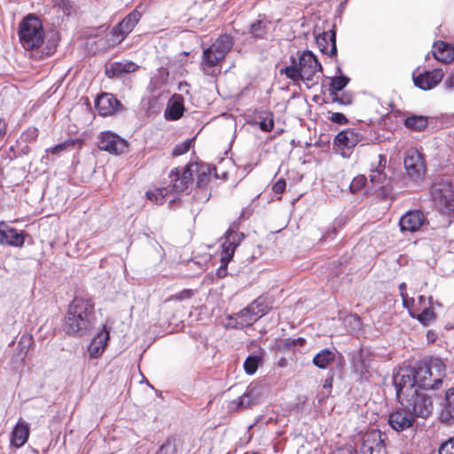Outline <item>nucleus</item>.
Here are the masks:
<instances>
[{
	"label": "nucleus",
	"instance_id": "1",
	"mask_svg": "<svg viewBox=\"0 0 454 454\" xmlns=\"http://www.w3.org/2000/svg\"><path fill=\"white\" fill-rule=\"evenodd\" d=\"M93 304L90 300L75 297L69 304L63 325L69 335H83L91 326Z\"/></svg>",
	"mask_w": 454,
	"mask_h": 454
},
{
	"label": "nucleus",
	"instance_id": "2",
	"mask_svg": "<svg viewBox=\"0 0 454 454\" xmlns=\"http://www.w3.org/2000/svg\"><path fill=\"white\" fill-rule=\"evenodd\" d=\"M322 72V66L316 56L309 51H303L298 58V61L292 59V64L280 73L285 74L286 77L294 83L300 81L317 82L318 73Z\"/></svg>",
	"mask_w": 454,
	"mask_h": 454
},
{
	"label": "nucleus",
	"instance_id": "3",
	"mask_svg": "<svg viewBox=\"0 0 454 454\" xmlns=\"http://www.w3.org/2000/svg\"><path fill=\"white\" fill-rule=\"evenodd\" d=\"M233 46V39L228 35H220L210 47L203 51L200 64L207 75L215 76L221 72V63Z\"/></svg>",
	"mask_w": 454,
	"mask_h": 454
},
{
	"label": "nucleus",
	"instance_id": "4",
	"mask_svg": "<svg viewBox=\"0 0 454 454\" xmlns=\"http://www.w3.org/2000/svg\"><path fill=\"white\" fill-rule=\"evenodd\" d=\"M413 369L416 387L424 389L438 388L445 373V365L439 358L431 359L428 363L421 364Z\"/></svg>",
	"mask_w": 454,
	"mask_h": 454
},
{
	"label": "nucleus",
	"instance_id": "5",
	"mask_svg": "<svg viewBox=\"0 0 454 454\" xmlns=\"http://www.w3.org/2000/svg\"><path fill=\"white\" fill-rule=\"evenodd\" d=\"M19 36L25 49L39 48L44 39V31L41 21L32 15L23 19L20 23Z\"/></svg>",
	"mask_w": 454,
	"mask_h": 454
},
{
	"label": "nucleus",
	"instance_id": "6",
	"mask_svg": "<svg viewBox=\"0 0 454 454\" xmlns=\"http://www.w3.org/2000/svg\"><path fill=\"white\" fill-rule=\"evenodd\" d=\"M404 409L408 410L413 417H428L433 410L431 400L424 393L415 390L410 396H404L399 401Z\"/></svg>",
	"mask_w": 454,
	"mask_h": 454
},
{
	"label": "nucleus",
	"instance_id": "7",
	"mask_svg": "<svg viewBox=\"0 0 454 454\" xmlns=\"http://www.w3.org/2000/svg\"><path fill=\"white\" fill-rule=\"evenodd\" d=\"M269 307L265 301L258 298L250 303L247 308L235 314L236 327L243 328L256 322L262 316L267 314Z\"/></svg>",
	"mask_w": 454,
	"mask_h": 454
},
{
	"label": "nucleus",
	"instance_id": "8",
	"mask_svg": "<svg viewBox=\"0 0 454 454\" xmlns=\"http://www.w3.org/2000/svg\"><path fill=\"white\" fill-rule=\"evenodd\" d=\"M197 164H188L183 168H175L169 173L168 185L170 192L181 193L185 192L192 184L194 171H196Z\"/></svg>",
	"mask_w": 454,
	"mask_h": 454
},
{
	"label": "nucleus",
	"instance_id": "9",
	"mask_svg": "<svg viewBox=\"0 0 454 454\" xmlns=\"http://www.w3.org/2000/svg\"><path fill=\"white\" fill-rule=\"evenodd\" d=\"M415 370L413 367L406 366L400 368L394 376L393 381L396 390L398 400H403L404 396H410L417 390L416 381L414 380Z\"/></svg>",
	"mask_w": 454,
	"mask_h": 454
},
{
	"label": "nucleus",
	"instance_id": "10",
	"mask_svg": "<svg viewBox=\"0 0 454 454\" xmlns=\"http://www.w3.org/2000/svg\"><path fill=\"white\" fill-rule=\"evenodd\" d=\"M141 18L137 11H133L128 14L116 27L112 30V42L114 44L121 43L125 37L134 29Z\"/></svg>",
	"mask_w": 454,
	"mask_h": 454
},
{
	"label": "nucleus",
	"instance_id": "11",
	"mask_svg": "<svg viewBox=\"0 0 454 454\" xmlns=\"http://www.w3.org/2000/svg\"><path fill=\"white\" fill-rule=\"evenodd\" d=\"M98 148L110 153L120 154L127 148V142L111 131H104L98 136Z\"/></svg>",
	"mask_w": 454,
	"mask_h": 454
},
{
	"label": "nucleus",
	"instance_id": "12",
	"mask_svg": "<svg viewBox=\"0 0 454 454\" xmlns=\"http://www.w3.org/2000/svg\"><path fill=\"white\" fill-rule=\"evenodd\" d=\"M444 72L441 68H435L432 71H427L416 75L413 74V82L415 86L423 90H429L436 87L442 80Z\"/></svg>",
	"mask_w": 454,
	"mask_h": 454
},
{
	"label": "nucleus",
	"instance_id": "13",
	"mask_svg": "<svg viewBox=\"0 0 454 454\" xmlns=\"http://www.w3.org/2000/svg\"><path fill=\"white\" fill-rule=\"evenodd\" d=\"M403 163L407 174L414 180L420 179L424 176L426 167L423 158L418 151L408 152Z\"/></svg>",
	"mask_w": 454,
	"mask_h": 454
},
{
	"label": "nucleus",
	"instance_id": "14",
	"mask_svg": "<svg viewBox=\"0 0 454 454\" xmlns=\"http://www.w3.org/2000/svg\"><path fill=\"white\" fill-rule=\"evenodd\" d=\"M427 223V218L423 212L420 210H410L400 218L399 225L402 231L415 232L419 231Z\"/></svg>",
	"mask_w": 454,
	"mask_h": 454
},
{
	"label": "nucleus",
	"instance_id": "15",
	"mask_svg": "<svg viewBox=\"0 0 454 454\" xmlns=\"http://www.w3.org/2000/svg\"><path fill=\"white\" fill-rule=\"evenodd\" d=\"M384 441L380 430H371L362 436L360 451L364 454L380 453L384 449Z\"/></svg>",
	"mask_w": 454,
	"mask_h": 454
},
{
	"label": "nucleus",
	"instance_id": "16",
	"mask_svg": "<svg viewBox=\"0 0 454 454\" xmlns=\"http://www.w3.org/2000/svg\"><path fill=\"white\" fill-rule=\"evenodd\" d=\"M244 239L242 232L234 231L229 229L225 233V240L222 244V261H231L238 246Z\"/></svg>",
	"mask_w": 454,
	"mask_h": 454
},
{
	"label": "nucleus",
	"instance_id": "17",
	"mask_svg": "<svg viewBox=\"0 0 454 454\" xmlns=\"http://www.w3.org/2000/svg\"><path fill=\"white\" fill-rule=\"evenodd\" d=\"M262 400L260 388L254 386H249L247 392L239 397L237 400L232 401L230 408L232 410L250 408Z\"/></svg>",
	"mask_w": 454,
	"mask_h": 454
},
{
	"label": "nucleus",
	"instance_id": "18",
	"mask_svg": "<svg viewBox=\"0 0 454 454\" xmlns=\"http://www.w3.org/2000/svg\"><path fill=\"white\" fill-rule=\"evenodd\" d=\"M414 419L408 410H397L389 415L388 423L395 431H403L412 426Z\"/></svg>",
	"mask_w": 454,
	"mask_h": 454
},
{
	"label": "nucleus",
	"instance_id": "19",
	"mask_svg": "<svg viewBox=\"0 0 454 454\" xmlns=\"http://www.w3.org/2000/svg\"><path fill=\"white\" fill-rule=\"evenodd\" d=\"M197 175V188L198 192H201V195L199 196V200L201 201H207L210 197V192L207 188L211 179V168L207 166H199L197 164L196 171L194 175Z\"/></svg>",
	"mask_w": 454,
	"mask_h": 454
},
{
	"label": "nucleus",
	"instance_id": "20",
	"mask_svg": "<svg viewBox=\"0 0 454 454\" xmlns=\"http://www.w3.org/2000/svg\"><path fill=\"white\" fill-rule=\"evenodd\" d=\"M353 371L361 378L367 379L370 376L371 354L367 350L361 349L353 358Z\"/></svg>",
	"mask_w": 454,
	"mask_h": 454
},
{
	"label": "nucleus",
	"instance_id": "21",
	"mask_svg": "<svg viewBox=\"0 0 454 454\" xmlns=\"http://www.w3.org/2000/svg\"><path fill=\"white\" fill-rule=\"evenodd\" d=\"M120 106L118 99L109 93H103L96 99V108L103 116L113 114Z\"/></svg>",
	"mask_w": 454,
	"mask_h": 454
},
{
	"label": "nucleus",
	"instance_id": "22",
	"mask_svg": "<svg viewBox=\"0 0 454 454\" xmlns=\"http://www.w3.org/2000/svg\"><path fill=\"white\" fill-rule=\"evenodd\" d=\"M108 340L109 332L104 327V329L92 339L88 347L90 358L97 359L100 357L105 352Z\"/></svg>",
	"mask_w": 454,
	"mask_h": 454
},
{
	"label": "nucleus",
	"instance_id": "23",
	"mask_svg": "<svg viewBox=\"0 0 454 454\" xmlns=\"http://www.w3.org/2000/svg\"><path fill=\"white\" fill-rule=\"evenodd\" d=\"M316 42L320 51L328 55L334 56L337 53L336 35L334 30L323 32L316 37Z\"/></svg>",
	"mask_w": 454,
	"mask_h": 454
},
{
	"label": "nucleus",
	"instance_id": "24",
	"mask_svg": "<svg viewBox=\"0 0 454 454\" xmlns=\"http://www.w3.org/2000/svg\"><path fill=\"white\" fill-rule=\"evenodd\" d=\"M30 434L28 423L20 419L11 433V445L15 448L22 447L28 440Z\"/></svg>",
	"mask_w": 454,
	"mask_h": 454
},
{
	"label": "nucleus",
	"instance_id": "25",
	"mask_svg": "<svg viewBox=\"0 0 454 454\" xmlns=\"http://www.w3.org/2000/svg\"><path fill=\"white\" fill-rule=\"evenodd\" d=\"M24 241V236L21 232L4 223L0 224V243L13 247H21Z\"/></svg>",
	"mask_w": 454,
	"mask_h": 454
},
{
	"label": "nucleus",
	"instance_id": "26",
	"mask_svg": "<svg viewBox=\"0 0 454 454\" xmlns=\"http://www.w3.org/2000/svg\"><path fill=\"white\" fill-rule=\"evenodd\" d=\"M361 140V136L355 129H348L340 131L334 139V144L340 149L353 148Z\"/></svg>",
	"mask_w": 454,
	"mask_h": 454
},
{
	"label": "nucleus",
	"instance_id": "27",
	"mask_svg": "<svg viewBox=\"0 0 454 454\" xmlns=\"http://www.w3.org/2000/svg\"><path fill=\"white\" fill-rule=\"evenodd\" d=\"M437 207L441 211L449 214L454 211V192L450 185L444 184L440 190V196L435 197Z\"/></svg>",
	"mask_w": 454,
	"mask_h": 454
},
{
	"label": "nucleus",
	"instance_id": "28",
	"mask_svg": "<svg viewBox=\"0 0 454 454\" xmlns=\"http://www.w3.org/2000/svg\"><path fill=\"white\" fill-rule=\"evenodd\" d=\"M435 59L442 63H450L454 59V48L442 41L437 42L433 47Z\"/></svg>",
	"mask_w": 454,
	"mask_h": 454
},
{
	"label": "nucleus",
	"instance_id": "29",
	"mask_svg": "<svg viewBox=\"0 0 454 454\" xmlns=\"http://www.w3.org/2000/svg\"><path fill=\"white\" fill-rule=\"evenodd\" d=\"M33 338L31 335L23 334L20 336L18 345L16 348L15 356L17 359H20L22 362L25 361V358L33 345Z\"/></svg>",
	"mask_w": 454,
	"mask_h": 454
},
{
	"label": "nucleus",
	"instance_id": "30",
	"mask_svg": "<svg viewBox=\"0 0 454 454\" xmlns=\"http://www.w3.org/2000/svg\"><path fill=\"white\" fill-rule=\"evenodd\" d=\"M411 316L417 318L424 325H428L435 318L434 310L427 307L411 310Z\"/></svg>",
	"mask_w": 454,
	"mask_h": 454
},
{
	"label": "nucleus",
	"instance_id": "31",
	"mask_svg": "<svg viewBox=\"0 0 454 454\" xmlns=\"http://www.w3.org/2000/svg\"><path fill=\"white\" fill-rule=\"evenodd\" d=\"M334 359V353L328 348H325L314 356L313 364L320 369H325Z\"/></svg>",
	"mask_w": 454,
	"mask_h": 454
},
{
	"label": "nucleus",
	"instance_id": "32",
	"mask_svg": "<svg viewBox=\"0 0 454 454\" xmlns=\"http://www.w3.org/2000/svg\"><path fill=\"white\" fill-rule=\"evenodd\" d=\"M441 418L444 421H449L454 418V387L450 388L446 392L445 405Z\"/></svg>",
	"mask_w": 454,
	"mask_h": 454
},
{
	"label": "nucleus",
	"instance_id": "33",
	"mask_svg": "<svg viewBox=\"0 0 454 454\" xmlns=\"http://www.w3.org/2000/svg\"><path fill=\"white\" fill-rule=\"evenodd\" d=\"M427 118L423 115H411L404 121L405 126L415 131H421L427 126Z\"/></svg>",
	"mask_w": 454,
	"mask_h": 454
},
{
	"label": "nucleus",
	"instance_id": "34",
	"mask_svg": "<svg viewBox=\"0 0 454 454\" xmlns=\"http://www.w3.org/2000/svg\"><path fill=\"white\" fill-rule=\"evenodd\" d=\"M270 23L259 20L256 22H254L250 26V34L257 39H262L265 36L268 32Z\"/></svg>",
	"mask_w": 454,
	"mask_h": 454
},
{
	"label": "nucleus",
	"instance_id": "35",
	"mask_svg": "<svg viewBox=\"0 0 454 454\" xmlns=\"http://www.w3.org/2000/svg\"><path fill=\"white\" fill-rule=\"evenodd\" d=\"M349 82V78L344 75L336 76L332 79L329 87L330 96H333L339 94L340 90H342Z\"/></svg>",
	"mask_w": 454,
	"mask_h": 454
},
{
	"label": "nucleus",
	"instance_id": "36",
	"mask_svg": "<svg viewBox=\"0 0 454 454\" xmlns=\"http://www.w3.org/2000/svg\"><path fill=\"white\" fill-rule=\"evenodd\" d=\"M184 112V106L181 101L177 99H172L169 101L168 106L167 114L171 120L179 119Z\"/></svg>",
	"mask_w": 454,
	"mask_h": 454
},
{
	"label": "nucleus",
	"instance_id": "37",
	"mask_svg": "<svg viewBox=\"0 0 454 454\" xmlns=\"http://www.w3.org/2000/svg\"><path fill=\"white\" fill-rule=\"evenodd\" d=\"M170 192L169 187L158 188L146 192L148 200L153 201L156 204H162L168 193Z\"/></svg>",
	"mask_w": 454,
	"mask_h": 454
},
{
	"label": "nucleus",
	"instance_id": "38",
	"mask_svg": "<svg viewBox=\"0 0 454 454\" xmlns=\"http://www.w3.org/2000/svg\"><path fill=\"white\" fill-rule=\"evenodd\" d=\"M262 362V356H250L244 363V369L247 374H254Z\"/></svg>",
	"mask_w": 454,
	"mask_h": 454
},
{
	"label": "nucleus",
	"instance_id": "39",
	"mask_svg": "<svg viewBox=\"0 0 454 454\" xmlns=\"http://www.w3.org/2000/svg\"><path fill=\"white\" fill-rule=\"evenodd\" d=\"M122 74L125 72L121 62H114L106 67V74L109 78L118 77Z\"/></svg>",
	"mask_w": 454,
	"mask_h": 454
},
{
	"label": "nucleus",
	"instance_id": "40",
	"mask_svg": "<svg viewBox=\"0 0 454 454\" xmlns=\"http://www.w3.org/2000/svg\"><path fill=\"white\" fill-rule=\"evenodd\" d=\"M194 295V291L192 289H184L181 292L172 294L166 301H182L184 300L191 299Z\"/></svg>",
	"mask_w": 454,
	"mask_h": 454
},
{
	"label": "nucleus",
	"instance_id": "41",
	"mask_svg": "<svg viewBox=\"0 0 454 454\" xmlns=\"http://www.w3.org/2000/svg\"><path fill=\"white\" fill-rule=\"evenodd\" d=\"M370 180L373 184L383 187L386 176L382 173L381 169L376 168L372 171L370 175Z\"/></svg>",
	"mask_w": 454,
	"mask_h": 454
},
{
	"label": "nucleus",
	"instance_id": "42",
	"mask_svg": "<svg viewBox=\"0 0 454 454\" xmlns=\"http://www.w3.org/2000/svg\"><path fill=\"white\" fill-rule=\"evenodd\" d=\"M265 115L263 118L260 117L259 126L263 131H270L274 126L273 116L271 113H267Z\"/></svg>",
	"mask_w": 454,
	"mask_h": 454
},
{
	"label": "nucleus",
	"instance_id": "43",
	"mask_svg": "<svg viewBox=\"0 0 454 454\" xmlns=\"http://www.w3.org/2000/svg\"><path fill=\"white\" fill-rule=\"evenodd\" d=\"M192 140H185L183 143L176 145L173 150L174 156H179L189 151L191 147Z\"/></svg>",
	"mask_w": 454,
	"mask_h": 454
},
{
	"label": "nucleus",
	"instance_id": "44",
	"mask_svg": "<svg viewBox=\"0 0 454 454\" xmlns=\"http://www.w3.org/2000/svg\"><path fill=\"white\" fill-rule=\"evenodd\" d=\"M366 183V178L364 176H356L353 179L350 184V191L355 193L357 192L361 188L364 186Z\"/></svg>",
	"mask_w": 454,
	"mask_h": 454
},
{
	"label": "nucleus",
	"instance_id": "45",
	"mask_svg": "<svg viewBox=\"0 0 454 454\" xmlns=\"http://www.w3.org/2000/svg\"><path fill=\"white\" fill-rule=\"evenodd\" d=\"M439 454H454V436L440 446Z\"/></svg>",
	"mask_w": 454,
	"mask_h": 454
},
{
	"label": "nucleus",
	"instance_id": "46",
	"mask_svg": "<svg viewBox=\"0 0 454 454\" xmlns=\"http://www.w3.org/2000/svg\"><path fill=\"white\" fill-rule=\"evenodd\" d=\"M38 137V130L36 128H28L21 136L22 139L26 142H33Z\"/></svg>",
	"mask_w": 454,
	"mask_h": 454
},
{
	"label": "nucleus",
	"instance_id": "47",
	"mask_svg": "<svg viewBox=\"0 0 454 454\" xmlns=\"http://www.w3.org/2000/svg\"><path fill=\"white\" fill-rule=\"evenodd\" d=\"M402 299L403 306L408 309L410 314L411 310L418 309L416 301L413 298H410L406 293H403Z\"/></svg>",
	"mask_w": 454,
	"mask_h": 454
},
{
	"label": "nucleus",
	"instance_id": "48",
	"mask_svg": "<svg viewBox=\"0 0 454 454\" xmlns=\"http://www.w3.org/2000/svg\"><path fill=\"white\" fill-rule=\"evenodd\" d=\"M74 141H69V140L65 141L61 144H59V145L53 146L52 148H51L50 151L52 154H59L61 152L67 150L68 147L74 145Z\"/></svg>",
	"mask_w": 454,
	"mask_h": 454
},
{
	"label": "nucleus",
	"instance_id": "49",
	"mask_svg": "<svg viewBox=\"0 0 454 454\" xmlns=\"http://www.w3.org/2000/svg\"><path fill=\"white\" fill-rule=\"evenodd\" d=\"M331 98L333 102H336L340 105H349L352 102L351 97L347 94H342L340 96L339 94H336L332 96Z\"/></svg>",
	"mask_w": 454,
	"mask_h": 454
},
{
	"label": "nucleus",
	"instance_id": "50",
	"mask_svg": "<svg viewBox=\"0 0 454 454\" xmlns=\"http://www.w3.org/2000/svg\"><path fill=\"white\" fill-rule=\"evenodd\" d=\"M156 454H176L175 445L170 442H167L161 445Z\"/></svg>",
	"mask_w": 454,
	"mask_h": 454
},
{
	"label": "nucleus",
	"instance_id": "51",
	"mask_svg": "<svg viewBox=\"0 0 454 454\" xmlns=\"http://www.w3.org/2000/svg\"><path fill=\"white\" fill-rule=\"evenodd\" d=\"M330 120L333 122L338 123V124H347L348 122V120L347 117L341 114V113H333Z\"/></svg>",
	"mask_w": 454,
	"mask_h": 454
},
{
	"label": "nucleus",
	"instance_id": "52",
	"mask_svg": "<svg viewBox=\"0 0 454 454\" xmlns=\"http://www.w3.org/2000/svg\"><path fill=\"white\" fill-rule=\"evenodd\" d=\"M55 6L59 7L64 12H68L72 7L68 0H51Z\"/></svg>",
	"mask_w": 454,
	"mask_h": 454
},
{
	"label": "nucleus",
	"instance_id": "53",
	"mask_svg": "<svg viewBox=\"0 0 454 454\" xmlns=\"http://www.w3.org/2000/svg\"><path fill=\"white\" fill-rule=\"evenodd\" d=\"M286 186V183L285 179L280 178L273 184L272 190L275 193L281 194L284 192Z\"/></svg>",
	"mask_w": 454,
	"mask_h": 454
},
{
	"label": "nucleus",
	"instance_id": "54",
	"mask_svg": "<svg viewBox=\"0 0 454 454\" xmlns=\"http://www.w3.org/2000/svg\"><path fill=\"white\" fill-rule=\"evenodd\" d=\"M331 454H356V452L351 445H347L334 450Z\"/></svg>",
	"mask_w": 454,
	"mask_h": 454
},
{
	"label": "nucleus",
	"instance_id": "55",
	"mask_svg": "<svg viewBox=\"0 0 454 454\" xmlns=\"http://www.w3.org/2000/svg\"><path fill=\"white\" fill-rule=\"evenodd\" d=\"M121 63H122L125 74L133 73L138 69V66L134 62L123 61Z\"/></svg>",
	"mask_w": 454,
	"mask_h": 454
},
{
	"label": "nucleus",
	"instance_id": "56",
	"mask_svg": "<svg viewBox=\"0 0 454 454\" xmlns=\"http://www.w3.org/2000/svg\"><path fill=\"white\" fill-rule=\"evenodd\" d=\"M230 261H222L221 266L217 269L216 275L218 278H223L227 275V265Z\"/></svg>",
	"mask_w": 454,
	"mask_h": 454
},
{
	"label": "nucleus",
	"instance_id": "57",
	"mask_svg": "<svg viewBox=\"0 0 454 454\" xmlns=\"http://www.w3.org/2000/svg\"><path fill=\"white\" fill-rule=\"evenodd\" d=\"M427 301H428V304L432 303V297L427 299L424 295H419L418 298L417 308H425L427 307Z\"/></svg>",
	"mask_w": 454,
	"mask_h": 454
},
{
	"label": "nucleus",
	"instance_id": "58",
	"mask_svg": "<svg viewBox=\"0 0 454 454\" xmlns=\"http://www.w3.org/2000/svg\"><path fill=\"white\" fill-rule=\"evenodd\" d=\"M444 86L448 89L454 88V71H452L450 76L445 80Z\"/></svg>",
	"mask_w": 454,
	"mask_h": 454
},
{
	"label": "nucleus",
	"instance_id": "59",
	"mask_svg": "<svg viewBox=\"0 0 454 454\" xmlns=\"http://www.w3.org/2000/svg\"><path fill=\"white\" fill-rule=\"evenodd\" d=\"M347 321L348 322H354L356 323L357 325H360L361 322H360V317L356 315H352V316H349L348 317H347L346 319Z\"/></svg>",
	"mask_w": 454,
	"mask_h": 454
},
{
	"label": "nucleus",
	"instance_id": "60",
	"mask_svg": "<svg viewBox=\"0 0 454 454\" xmlns=\"http://www.w3.org/2000/svg\"><path fill=\"white\" fill-rule=\"evenodd\" d=\"M5 130V123L0 120V136L4 133Z\"/></svg>",
	"mask_w": 454,
	"mask_h": 454
},
{
	"label": "nucleus",
	"instance_id": "61",
	"mask_svg": "<svg viewBox=\"0 0 454 454\" xmlns=\"http://www.w3.org/2000/svg\"><path fill=\"white\" fill-rule=\"evenodd\" d=\"M399 290L401 292V295L403 294V293H405L406 291V284L405 283H402L399 285Z\"/></svg>",
	"mask_w": 454,
	"mask_h": 454
},
{
	"label": "nucleus",
	"instance_id": "62",
	"mask_svg": "<svg viewBox=\"0 0 454 454\" xmlns=\"http://www.w3.org/2000/svg\"><path fill=\"white\" fill-rule=\"evenodd\" d=\"M327 386H331V382H330V383H328V382H327V380H326V381H325V385H324V387H326Z\"/></svg>",
	"mask_w": 454,
	"mask_h": 454
},
{
	"label": "nucleus",
	"instance_id": "63",
	"mask_svg": "<svg viewBox=\"0 0 454 454\" xmlns=\"http://www.w3.org/2000/svg\"><path fill=\"white\" fill-rule=\"evenodd\" d=\"M379 158L382 160L383 157L381 155H379ZM380 168H381V160H380Z\"/></svg>",
	"mask_w": 454,
	"mask_h": 454
}]
</instances>
